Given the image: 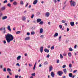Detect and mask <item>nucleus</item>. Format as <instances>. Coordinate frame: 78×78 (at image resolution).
I'll list each match as a JSON object with an SVG mask.
<instances>
[{
	"mask_svg": "<svg viewBox=\"0 0 78 78\" xmlns=\"http://www.w3.org/2000/svg\"><path fill=\"white\" fill-rule=\"evenodd\" d=\"M16 66H20V64L19 63H17L16 64Z\"/></svg>",
	"mask_w": 78,
	"mask_h": 78,
	"instance_id": "obj_61",
	"label": "nucleus"
},
{
	"mask_svg": "<svg viewBox=\"0 0 78 78\" xmlns=\"http://www.w3.org/2000/svg\"><path fill=\"white\" fill-rule=\"evenodd\" d=\"M36 63H37V62H35V64L34 65V68H33V69L34 70H35V69H36Z\"/></svg>",
	"mask_w": 78,
	"mask_h": 78,
	"instance_id": "obj_23",
	"label": "nucleus"
},
{
	"mask_svg": "<svg viewBox=\"0 0 78 78\" xmlns=\"http://www.w3.org/2000/svg\"><path fill=\"white\" fill-rule=\"evenodd\" d=\"M59 60H57V63H59Z\"/></svg>",
	"mask_w": 78,
	"mask_h": 78,
	"instance_id": "obj_51",
	"label": "nucleus"
},
{
	"mask_svg": "<svg viewBox=\"0 0 78 78\" xmlns=\"http://www.w3.org/2000/svg\"><path fill=\"white\" fill-rule=\"evenodd\" d=\"M63 71L65 74H66L67 73V69H63Z\"/></svg>",
	"mask_w": 78,
	"mask_h": 78,
	"instance_id": "obj_13",
	"label": "nucleus"
},
{
	"mask_svg": "<svg viewBox=\"0 0 78 78\" xmlns=\"http://www.w3.org/2000/svg\"><path fill=\"white\" fill-rule=\"evenodd\" d=\"M38 2V1H37V0H35L33 3V4H34V5H36V4Z\"/></svg>",
	"mask_w": 78,
	"mask_h": 78,
	"instance_id": "obj_11",
	"label": "nucleus"
},
{
	"mask_svg": "<svg viewBox=\"0 0 78 78\" xmlns=\"http://www.w3.org/2000/svg\"><path fill=\"white\" fill-rule=\"evenodd\" d=\"M76 72H77V70H74L73 72V73H75Z\"/></svg>",
	"mask_w": 78,
	"mask_h": 78,
	"instance_id": "obj_53",
	"label": "nucleus"
},
{
	"mask_svg": "<svg viewBox=\"0 0 78 78\" xmlns=\"http://www.w3.org/2000/svg\"><path fill=\"white\" fill-rule=\"evenodd\" d=\"M51 75L53 78V77L55 76V73H53V72H51Z\"/></svg>",
	"mask_w": 78,
	"mask_h": 78,
	"instance_id": "obj_8",
	"label": "nucleus"
},
{
	"mask_svg": "<svg viewBox=\"0 0 78 78\" xmlns=\"http://www.w3.org/2000/svg\"><path fill=\"white\" fill-rule=\"evenodd\" d=\"M69 76L70 77H72V76H73V74L72 73H69Z\"/></svg>",
	"mask_w": 78,
	"mask_h": 78,
	"instance_id": "obj_19",
	"label": "nucleus"
},
{
	"mask_svg": "<svg viewBox=\"0 0 78 78\" xmlns=\"http://www.w3.org/2000/svg\"><path fill=\"white\" fill-rule=\"evenodd\" d=\"M3 30H4V31L3 32V33L4 34H5V33H6V28L5 27H4L3 28Z\"/></svg>",
	"mask_w": 78,
	"mask_h": 78,
	"instance_id": "obj_21",
	"label": "nucleus"
},
{
	"mask_svg": "<svg viewBox=\"0 0 78 78\" xmlns=\"http://www.w3.org/2000/svg\"><path fill=\"white\" fill-rule=\"evenodd\" d=\"M66 67V65H63L62 66V68H65V67Z\"/></svg>",
	"mask_w": 78,
	"mask_h": 78,
	"instance_id": "obj_49",
	"label": "nucleus"
},
{
	"mask_svg": "<svg viewBox=\"0 0 78 78\" xmlns=\"http://www.w3.org/2000/svg\"><path fill=\"white\" fill-rule=\"evenodd\" d=\"M18 77H19V76H15V77L16 78H18Z\"/></svg>",
	"mask_w": 78,
	"mask_h": 78,
	"instance_id": "obj_58",
	"label": "nucleus"
},
{
	"mask_svg": "<svg viewBox=\"0 0 78 78\" xmlns=\"http://www.w3.org/2000/svg\"><path fill=\"white\" fill-rule=\"evenodd\" d=\"M3 42H4V44H5L6 43V41H3Z\"/></svg>",
	"mask_w": 78,
	"mask_h": 78,
	"instance_id": "obj_59",
	"label": "nucleus"
},
{
	"mask_svg": "<svg viewBox=\"0 0 78 78\" xmlns=\"http://www.w3.org/2000/svg\"><path fill=\"white\" fill-rule=\"evenodd\" d=\"M34 17V14H32L31 16V19H33Z\"/></svg>",
	"mask_w": 78,
	"mask_h": 78,
	"instance_id": "obj_44",
	"label": "nucleus"
},
{
	"mask_svg": "<svg viewBox=\"0 0 78 78\" xmlns=\"http://www.w3.org/2000/svg\"><path fill=\"white\" fill-rule=\"evenodd\" d=\"M69 67H70V68H71L72 67V64H69Z\"/></svg>",
	"mask_w": 78,
	"mask_h": 78,
	"instance_id": "obj_42",
	"label": "nucleus"
},
{
	"mask_svg": "<svg viewBox=\"0 0 78 78\" xmlns=\"http://www.w3.org/2000/svg\"><path fill=\"white\" fill-rule=\"evenodd\" d=\"M28 3H27L26 4V6H25V7H27V6H28Z\"/></svg>",
	"mask_w": 78,
	"mask_h": 78,
	"instance_id": "obj_56",
	"label": "nucleus"
},
{
	"mask_svg": "<svg viewBox=\"0 0 78 78\" xmlns=\"http://www.w3.org/2000/svg\"><path fill=\"white\" fill-rule=\"evenodd\" d=\"M68 55L69 57H71V56H72V53L71 52H69L68 53Z\"/></svg>",
	"mask_w": 78,
	"mask_h": 78,
	"instance_id": "obj_24",
	"label": "nucleus"
},
{
	"mask_svg": "<svg viewBox=\"0 0 78 78\" xmlns=\"http://www.w3.org/2000/svg\"><path fill=\"white\" fill-rule=\"evenodd\" d=\"M60 58L61 59H62L63 58V56H62V54H60Z\"/></svg>",
	"mask_w": 78,
	"mask_h": 78,
	"instance_id": "obj_40",
	"label": "nucleus"
},
{
	"mask_svg": "<svg viewBox=\"0 0 78 78\" xmlns=\"http://www.w3.org/2000/svg\"><path fill=\"white\" fill-rule=\"evenodd\" d=\"M44 65H47L48 64V62L47 61H45L44 63Z\"/></svg>",
	"mask_w": 78,
	"mask_h": 78,
	"instance_id": "obj_22",
	"label": "nucleus"
},
{
	"mask_svg": "<svg viewBox=\"0 0 78 78\" xmlns=\"http://www.w3.org/2000/svg\"><path fill=\"white\" fill-rule=\"evenodd\" d=\"M75 25V24L74 23V22H70V25L71 26H72V27H73V26H74Z\"/></svg>",
	"mask_w": 78,
	"mask_h": 78,
	"instance_id": "obj_16",
	"label": "nucleus"
},
{
	"mask_svg": "<svg viewBox=\"0 0 78 78\" xmlns=\"http://www.w3.org/2000/svg\"><path fill=\"white\" fill-rule=\"evenodd\" d=\"M13 5H17V3L15 1L13 3Z\"/></svg>",
	"mask_w": 78,
	"mask_h": 78,
	"instance_id": "obj_26",
	"label": "nucleus"
},
{
	"mask_svg": "<svg viewBox=\"0 0 78 78\" xmlns=\"http://www.w3.org/2000/svg\"><path fill=\"white\" fill-rule=\"evenodd\" d=\"M7 16H5L2 17V20H5V19H7Z\"/></svg>",
	"mask_w": 78,
	"mask_h": 78,
	"instance_id": "obj_9",
	"label": "nucleus"
},
{
	"mask_svg": "<svg viewBox=\"0 0 78 78\" xmlns=\"http://www.w3.org/2000/svg\"><path fill=\"white\" fill-rule=\"evenodd\" d=\"M70 3L71 6H76V2H73L72 0H71L70 1Z\"/></svg>",
	"mask_w": 78,
	"mask_h": 78,
	"instance_id": "obj_2",
	"label": "nucleus"
},
{
	"mask_svg": "<svg viewBox=\"0 0 78 78\" xmlns=\"http://www.w3.org/2000/svg\"><path fill=\"white\" fill-rule=\"evenodd\" d=\"M49 16H50V13L48 12H47L45 14V16L47 17H49Z\"/></svg>",
	"mask_w": 78,
	"mask_h": 78,
	"instance_id": "obj_5",
	"label": "nucleus"
},
{
	"mask_svg": "<svg viewBox=\"0 0 78 78\" xmlns=\"http://www.w3.org/2000/svg\"><path fill=\"white\" fill-rule=\"evenodd\" d=\"M9 75H12V73H11L9 71Z\"/></svg>",
	"mask_w": 78,
	"mask_h": 78,
	"instance_id": "obj_52",
	"label": "nucleus"
},
{
	"mask_svg": "<svg viewBox=\"0 0 78 78\" xmlns=\"http://www.w3.org/2000/svg\"><path fill=\"white\" fill-rule=\"evenodd\" d=\"M7 71H9H9H11V70L9 68H8L7 69Z\"/></svg>",
	"mask_w": 78,
	"mask_h": 78,
	"instance_id": "obj_41",
	"label": "nucleus"
},
{
	"mask_svg": "<svg viewBox=\"0 0 78 78\" xmlns=\"http://www.w3.org/2000/svg\"><path fill=\"white\" fill-rule=\"evenodd\" d=\"M21 58V56L20 55L19 56H18L17 57V60L18 61V60H20V58Z\"/></svg>",
	"mask_w": 78,
	"mask_h": 78,
	"instance_id": "obj_18",
	"label": "nucleus"
},
{
	"mask_svg": "<svg viewBox=\"0 0 78 78\" xmlns=\"http://www.w3.org/2000/svg\"><path fill=\"white\" fill-rule=\"evenodd\" d=\"M29 67H31V66H32L33 65H32V64H29Z\"/></svg>",
	"mask_w": 78,
	"mask_h": 78,
	"instance_id": "obj_57",
	"label": "nucleus"
},
{
	"mask_svg": "<svg viewBox=\"0 0 78 78\" xmlns=\"http://www.w3.org/2000/svg\"><path fill=\"white\" fill-rule=\"evenodd\" d=\"M7 29L10 32H11V27H10V26H8Z\"/></svg>",
	"mask_w": 78,
	"mask_h": 78,
	"instance_id": "obj_6",
	"label": "nucleus"
},
{
	"mask_svg": "<svg viewBox=\"0 0 78 78\" xmlns=\"http://www.w3.org/2000/svg\"><path fill=\"white\" fill-rule=\"evenodd\" d=\"M35 34V32H34V31L31 32V34L32 35H34V34Z\"/></svg>",
	"mask_w": 78,
	"mask_h": 78,
	"instance_id": "obj_31",
	"label": "nucleus"
},
{
	"mask_svg": "<svg viewBox=\"0 0 78 78\" xmlns=\"http://www.w3.org/2000/svg\"><path fill=\"white\" fill-rule=\"evenodd\" d=\"M47 58H50V55L48 54V55L46 56Z\"/></svg>",
	"mask_w": 78,
	"mask_h": 78,
	"instance_id": "obj_47",
	"label": "nucleus"
},
{
	"mask_svg": "<svg viewBox=\"0 0 78 78\" xmlns=\"http://www.w3.org/2000/svg\"><path fill=\"white\" fill-rule=\"evenodd\" d=\"M67 5H64L63 8V9H65V7H66V6Z\"/></svg>",
	"mask_w": 78,
	"mask_h": 78,
	"instance_id": "obj_50",
	"label": "nucleus"
},
{
	"mask_svg": "<svg viewBox=\"0 0 78 78\" xmlns=\"http://www.w3.org/2000/svg\"><path fill=\"white\" fill-rule=\"evenodd\" d=\"M67 31L68 32H69V29L68 28H67Z\"/></svg>",
	"mask_w": 78,
	"mask_h": 78,
	"instance_id": "obj_60",
	"label": "nucleus"
},
{
	"mask_svg": "<svg viewBox=\"0 0 78 78\" xmlns=\"http://www.w3.org/2000/svg\"><path fill=\"white\" fill-rule=\"evenodd\" d=\"M3 72H6V68H5L4 69H3Z\"/></svg>",
	"mask_w": 78,
	"mask_h": 78,
	"instance_id": "obj_38",
	"label": "nucleus"
},
{
	"mask_svg": "<svg viewBox=\"0 0 78 78\" xmlns=\"http://www.w3.org/2000/svg\"><path fill=\"white\" fill-rule=\"evenodd\" d=\"M1 11H4V10H5V6H3L1 8Z\"/></svg>",
	"mask_w": 78,
	"mask_h": 78,
	"instance_id": "obj_14",
	"label": "nucleus"
},
{
	"mask_svg": "<svg viewBox=\"0 0 78 78\" xmlns=\"http://www.w3.org/2000/svg\"><path fill=\"white\" fill-rule=\"evenodd\" d=\"M41 20L40 19H38L37 20V23H39L40 22H41Z\"/></svg>",
	"mask_w": 78,
	"mask_h": 78,
	"instance_id": "obj_10",
	"label": "nucleus"
},
{
	"mask_svg": "<svg viewBox=\"0 0 78 78\" xmlns=\"http://www.w3.org/2000/svg\"><path fill=\"white\" fill-rule=\"evenodd\" d=\"M54 1V2L55 3H56V2H57V1L56 0H53Z\"/></svg>",
	"mask_w": 78,
	"mask_h": 78,
	"instance_id": "obj_48",
	"label": "nucleus"
},
{
	"mask_svg": "<svg viewBox=\"0 0 78 78\" xmlns=\"http://www.w3.org/2000/svg\"><path fill=\"white\" fill-rule=\"evenodd\" d=\"M8 2V1L7 0H5L4 2V3H6Z\"/></svg>",
	"mask_w": 78,
	"mask_h": 78,
	"instance_id": "obj_45",
	"label": "nucleus"
},
{
	"mask_svg": "<svg viewBox=\"0 0 78 78\" xmlns=\"http://www.w3.org/2000/svg\"><path fill=\"white\" fill-rule=\"evenodd\" d=\"M44 51H45V52H46V53H48L49 52V51H50L49 50L47 49L46 48L44 49Z\"/></svg>",
	"mask_w": 78,
	"mask_h": 78,
	"instance_id": "obj_7",
	"label": "nucleus"
},
{
	"mask_svg": "<svg viewBox=\"0 0 78 78\" xmlns=\"http://www.w3.org/2000/svg\"><path fill=\"white\" fill-rule=\"evenodd\" d=\"M42 33H43V29L41 28L40 29V33L41 34Z\"/></svg>",
	"mask_w": 78,
	"mask_h": 78,
	"instance_id": "obj_17",
	"label": "nucleus"
},
{
	"mask_svg": "<svg viewBox=\"0 0 78 78\" xmlns=\"http://www.w3.org/2000/svg\"><path fill=\"white\" fill-rule=\"evenodd\" d=\"M3 30V28H0V31H2Z\"/></svg>",
	"mask_w": 78,
	"mask_h": 78,
	"instance_id": "obj_62",
	"label": "nucleus"
},
{
	"mask_svg": "<svg viewBox=\"0 0 78 78\" xmlns=\"http://www.w3.org/2000/svg\"><path fill=\"white\" fill-rule=\"evenodd\" d=\"M69 50L70 51H73V49H72V48H70L69 49Z\"/></svg>",
	"mask_w": 78,
	"mask_h": 78,
	"instance_id": "obj_29",
	"label": "nucleus"
},
{
	"mask_svg": "<svg viewBox=\"0 0 78 78\" xmlns=\"http://www.w3.org/2000/svg\"><path fill=\"white\" fill-rule=\"evenodd\" d=\"M76 75H73L72 76V78H75V77L76 76Z\"/></svg>",
	"mask_w": 78,
	"mask_h": 78,
	"instance_id": "obj_54",
	"label": "nucleus"
},
{
	"mask_svg": "<svg viewBox=\"0 0 78 78\" xmlns=\"http://www.w3.org/2000/svg\"><path fill=\"white\" fill-rule=\"evenodd\" d=\"M62 37L61 36H60L59 37V39H58V40L59 41H61V37Z\"/></svg>",
	"mask_w": 78,
	"mask_h": 78,
	"instance_id": "obj_33",
	"label": "nucleus"
},
{
	"mask_svg": "<svg viewBox=\"0 0 78 78\" xmlns=\"http://www.w3.org/2000/svg\"><path fill=\"white\" fill-rule=\"evenodd\" d=\"M20 31H17L16 33V34H20Z\"/></svg>",
	"mask_w": 78,
	"mask_h": 78,
	"instance_id": "obj_30",
	"label": "nucleus"
},
{
	"mask_svg": "<svg viewBox=\"0 0 78 78\" xmlns=\"http://www.w3.org/2000/svg\"><path fill=\"white\" fill-rule=\"evenodd\" d=\"M49 72H51L52 70H53V67H52V66H51L49 67Z\"/></svg>",
	"mask_w": 78,
	"mask_h": 78,
	"instance_id": "obj_15",
	"label": "nucleus"
},
{
	"mask_svg": "<svg viewBox=\"0 0 78 78\" xmlns=\"http://www.w3.org/2000/svg\"><path fill=\"white\" fill-rule=\"evenodd\" d=\"M5 38L7 42L8 43H10L11 41H13L14 37L12 36V35L9 34H7V35H5Z\"/></svg>",
	"mask_w": 78,
	"mask_h": 78,
	"instance_id": "obj_1",
	"label": "nucleus"
},
{
	"mask_svg": "<svg viewBox=\"0 0 78 78\" xmlns=\"http://www.w3.org/2000/svg\"><path fill=\"white\" fill-rule=\"evenodd\" d=\"M3 16V14H2V13H0V19L1 18V17H2V16Z\"/></svg>",
	"mask_w": 78,
	"mask_h": 78,
	"instance_id": "obj_35",
	"label": "nucleus"
},
{
	"mask_svg": "<svg viewBox=\"0 0 78 78\" xmlns=\"http://www.w3.org/2000/svg\"><path fill=\"white\" fill-rule=\"evenodd\" d=\"M42 67V65H41V64H40V65H39V67Z\"/></svg>",
	"mask_w": 78,
	"mask_h": 78,
	"instance_id": "obj_63",
	"label": "nucleus"
},
{
	"mask_svg": "<svg viewBox=\"0 0 78 78\" xmlns=\"http://www.w3.org/2000/svg\"><path fill=\"white\" fill-rule=\"evenodd\" d=\"M39 24L40 25H42V24H44V22L42 21H41L39 23Z\"/></svg>",
	"mask_w": 78,
	"mask_h": 78,
	"instance_id": "obj_27",
	"label": "nucleus"
},
{
	"mask_svg": "<svg viewBox=\"0 0 78 78\" xmlns=\"http://www.w3.org/2000/svg\"><path fill=\"white\" fill-rule=\"evenodd\" d=\"M62 27V25H60L59 26V28L60 29H61Z\"/></svg>",
	"mask_w": 78,
	"mask_h": 78,
	"instance_id": "obj_34",
	"label": "nucleus"
},
{
	"mask_svg": "<svg viewBox=\"0 0 78 78\" xmlns=\"http://www.w3.org/2000/svg\"><path fill=\"white\" fill-rule=\"evenodd\" d=\"M63 56H66V55H67V54H66V52H64L63 54Z\"/></svg>",
	"mask_w": 78,
	"mask_h": 78,
	"instance_id": "obj_39",
	"label": "nucleus"
},
{
	"mask_svg": "<svg viewBox=\"0 0 78 78\" xmlns=\"http://www.w3.org/2000/svg\"><path fill=\"white\" fill-rule=\"evenodd\" d=\"M30 34V33L29 32H27V36H29Z\"/></svg>",
	"mask_w": 78,
	"mask_h": 78,
	"instance_id": "obj_43",
	"label": "nucleus"
},
{
	"mask_svg": "<svg viewBox=\"0 0 78 78\" xmlns=\"http://www.w3.org/2000/svg\"><path fill=\"white\" fill-rule=\"evenodd\" d=\"M30 37H28L25 38V41H28L30 40Z\"/></svg>",
	"mask_w": 78,
	"mask_h": 78,
	"instance_id": "obj_12",
	"label": "nucleus"
},
{
	"mask_svg": "<svg viewBox=\"0 0 78 78\" xmlns=\"http://www.w3.org/2000/svg\"><path fill=\"white\" fill-rule=\"evenodd\" d=\"M48 25H50V22H48Z\"/></svg>",
	"mask_w": 78,
	"mask_h": 78,
	"instance_id": "obj_64",
	"label": "nucleus"
},
{
	"mask_svg": "<svg viewBox=\"0 0 78 78\" xmlns=\"http://www.w3.org/2000/svg\"><path fill=\"white\" fill-rule=\"evenodd\" d=\"M7 6H8L9 7H10L11 6V4H10V3H8L7 5Z\"/></svg>",
	"mask_w": 78,
	"mask_h": 78,
	"instance_id": "obj_25",
	"label": "nucleus"
},
{
	"mask_svg": "<svg viewBox=\"0 0 78 78\" xmlns=\"http://www.w3.org/2000/svg\"><path fill=\"white\" fill-rule=\"evenodd\" d=\"M59 34H58V33H56L54 35V37H56L58 36Z\"/></svg>",
	"mask_w": 78,
	"mask_h": 78,
	"instance_id": "obj_20",
	"label": "nucleus"
},
{
	"mask_svg": "<svg viewBox=\"0 0 78 78\" xmlns=\"http://www.w3.org/2000/svg\"><path fill=\"white\" fill-rule=\"evenodd\" d=\"M76 47H77L76 44L74 46V48H76Z\"/></svg>",
	"mask_w": 78,
	"mask_h": 78,
	"instance_id": "obj_55",
	"label": "nucleus"
},
{
	"mask_svg": "<svg viewBox=\"0 0 78 78\" xmlns=\"http://www.w3.org/2000/svg\"><path fill=\"white\" fill-rule=\"evenodd\" d=\"M31 75L32 76H35L36 75V74L35 73H32L31 74Z\"/></svg>",
	"mask_w": 78,
	"mask_h": 78,
	"instance_id": "obj_32",
	"label": "nucleus"
},
{
	"mask_svg": "<svg viewBox=\"0 0 78 78\" xmlns=\"http://www.w3.org/2000/svg\"><path fill=\"white\" fill-rule=\"evenodd\" d=\"M57 74L59 75V76H61L63 74V72L62 71H59L58 72Z\"/></svg>",
	"mask_w": 78,
	"mask_h": 78,
	"instance_id": "obj_3",
	"label": "nucleus"
},
{
	"mask_svg": "<svg viewBox=\"0 0 78 78\" xmlns=\"http://www.w3.org/2000/svg\"><path fill=\"white\" fill-rule=\"evenodd\" d=\"M25 19H26L25 17L24 16L22 18V20H23V21H25Z\"/></svg>",
	"mask_w": 78,
	"mask_h": 78,
	"instance_id": "obj_28",
	"label": "nucleus"
},
{
	"mask_svg": "<svg viewBox=\"0 0 78 78\" xmlns=\"http://www.w3.org/2000/svg\"><path fill=\"white\" fill-rule=\"evenodd\" d=\"M62 23H66V21L64 20H62Z\"/></svg>",
	"mask_w": 78,
	"mask_h": 78,
	"instance_id": "obj_46",
	"label": "nucleus"
},
{
	"mask_svg": "<svg viewBox=\"0 0 78 78\" xmlns=\"http://www.w3.org/2000/svg\"><path fill=\"white\" fill-rule=\"evenodd\" d=\"M40 52L41 53L43 52V50H44V47L43 46H41L40 49Z\"/></svg>",
	"mask_w": 78,
	"mask_h": 78,
	"instance_id": "obj_4",
	"label": "nucleus"
},
{
	"mask_svg": "<svg viewBox=\"0 0 78 78\" xmlns=\"http://www.w3.org/2000/svg\"><path fill=\"white\" fill-rule=\"evenodd\" d=\"M55 48V47L54 46H53L52 47H51V50H53Z\"/></svg>",
	"mask_w": 78,
	"mask_h": 78,
	"instance_id": "obj_37",
	"label": "nucleus"
},
{
	"mask_svg": "<svg viewBox=\"0 0 78 78\" xmlns=\"http://www.w3.org/2000/svg\"><path fill=\"white\" fill-rule=\"evenodd\" d=\"M21 5H23V1H21L20 2Z\"/></svg>",
	"mask_w": 78,
	"mask_h": 78,
	"instance_id": "obj_36",
	"label": "nucleus"
}]
</instances>
